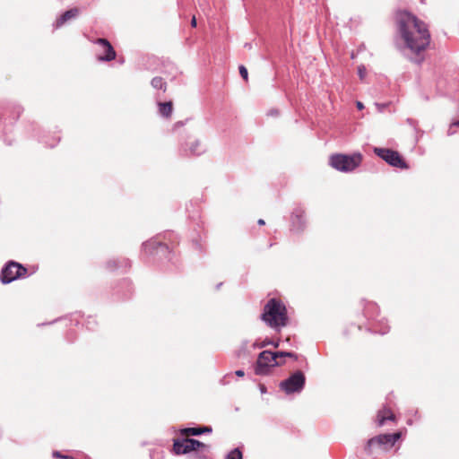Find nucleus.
Returning <instances> with one entry per match:
<instances>
[{
	"label": "nucleus",
	"mask_w": 459,
	"mask_h": 459,
	"mask_svg": "<svg viewBox=\"0 0 459 459\" xmlns=\"http://www.w3.org/2000/svg\"><path fill=\"white\" fill-rule=\"evenodd\" d=\"M281 364V362L278 361L277 352L264 351L258 356L255 372L256 375H265L270 368L279 366Z\"/></svg>",
	"instance_id": "5"
},
{
	"label": "nucleus",
	"mask_w": 459,
	"mask_h": 459,
	"mask_svg": "<svg viewBox=\"0 0 459 459\" xmlns=\"http://www.w3.org/2000/svg\"><path fill=\"white\" fill-rule=\"evenodd\" d=\"M242 452L238 448L232 450L227 456V459H242Z\"/></svg>",
	"instance_id": "19"
},
{
	"label": "nucleus",
	"mask_w": 459,
	"mask_h": 459,
	"mask_svg": "<svg viewBox=\"0 0 459 459\" xmlns=\"http://www.w3.org/2000/svg\"><path fill=\"white\" fill-rule=\"evenodd\" d=\"M151 83L154 89L162 90L163 91H167V83L162 77L156 76L152 78Z\"/></svg>",
	"instance_id": "18"
},
{
	"label": "nucleus",
	"mask_w": 459,
	"mask_h": 459,
	"mask_svg": "<svg viewBox=\"0 0 459 459\" xmlns=\"http://www.w3.org/2000/svg\"><path fill=\"white\" fill-rule=\"evenodd\" d=\"M277 357H278V359L281 358V357H289V358L297 359V355L295 353H293V352H287V351H278L277 352Z\"/></svg>",
	"instance_id": "20"
},
{
	"label": "nucleus",
	"mask_w": 459,
	"mask_h": 459,
	"mask_svg": "<svg viewBox=\"0 0 459 459\" xmlns=\"http://www.w3.org/2000/svg\"><path fill=\"white\" fill-rule=\"evenodd\" d=\"M205 447V444L195 439L188 438V437L183 439H175L173 444V451L176 455L188 454Z\"/></svg>",
	"instance_id": "9"
},
{
	"label": "nucleus",
	"mask_w": 459,
	"mask_h": 459,
	"mask_svg": "<svg viewBox=\"0 0 459 459\" xmlns=\"http://www.w3.org/2000/svg\"><path fill=\"white\" fill-rule=\"evenodd\" d=\"M378 307L376 303L366 302L364 307V315L368 317H373L377 314Z\"/></svg>",
	"instance_id": "17"
},
{
	"label": "nucleus",
	"mask_w": 459,
	"mask_h": 459,
	"mask_svg": "<svg viewBox=\"0 0 459 459\" xmlns=\"http://www.w3.org/2000/svg\"><path fill=\"white\" fill-rule=\"evenodd\" d=\"M196 24H197V22H196V18H195V16L194 15V16L192 17V19H191V26H192V27H196Z\"/></svg>",
	"instance_id": "25"
},
{
	"label": "nucleus",
	"mask_w": 459,
	"mask_h": 459,
	"mask_svg": "<svg viewBox=\"0 0 459 459\" xmlns=\"http://www.w3.org/2000/svg\"><path fill=\"white\" fill-rule=\"evenodd\" d=\"M159 108V113L166 117L169 118L171 117V114L173 112V103L172 101H167V102H159L158 103Z\"/></svg>",
	"instance_id": "16"
},
{
	"label": "nucleus",
	"mask_w": 459,
	"mask_h": 459,
	"mask_svg": "<svg viewBox=\"0 0 459 459\" xmlns=\"http://www.w3.org/2000/svg\"><path fill=\"white\" fill-rule=\"evenodd\" d=\"M79 14L78 8H72L66 12H65L56 21V28H60L63 26L67 21L75 18Z\"/></svg>",
	"instance_id": "12"
},
{
	"label": "nucleus",
	"mask_w": 459,
	"mask_h": 459,
	"mask_svg": "<svg viewBox=\"0 0 459 459\" xmlns=\"http://www.w3.org/2000/svg\"><path fill=\"white\" fill-rule=\"evenodd\" d=\"M357 108H358L359 110H361V109H363L364 105H363L360 101H358V102H357Z\"/></svg>",
	"instance_id": "27"
},
{
	"label": "nucleus",
	"mask_w": 459,
	"mask_h": 459,
	"mask_svg": "<svg viewBox=\"0 0 459 459\" xmlns=\"http://www.w3.org/2000/svg\"><path fill=\"white\" fill-rule=\"evenodd\" d=\"M261 319L274 329L279 330L286 326L288 324L286 306L280 299H270L264 307Z\"/></svg>",
	"instance_id": "2"
},
{
	"label": "nucleus",
	"mask_w": 459,
	"mask_h": 459,
	"mask_svg": "<svg viewBox=\"0 0 459 459\" xmlns=\"http://www.w3.org/2000/svg\"><path fill=\"white\" fill-rule=\"evenodd\" d=\"M53 456H54V457H56V458L69 459V457H68V456L61 455V453H60V452H58V451H55V452L53 453Z\"/></svg>",
	"instance_id": "24"
},
{
	"label": "nucleus",
	"mask_w": 459,
	"mask_h": 459,
	"mask_svg": "<svg viewBox=\"0 0 459 459\" xmlns=\"http://www.w3.org/2000/svg\"><path fill=\"white\" fill-rule=\"evenodd\" d=\"M362 162V155L359 152L351 155L336 153L329 158V165L342 172H351L357 169Z\"/></svg>",
	"instance_id": "3"
},
{
	"label": "nucleus",
	"mask_w": 459,
	"mask_h": 459,
	"mask_svg": "<svg viewBox=\"0 0 459 459\" xmlns=\"http://www.w3.org/2000/svg\"><path fill=\"white\" fill-rule=\"evenodd\" d=\"M257 222H258L259 225H264L265 224V221L263 219H259Z\"/></svg>",
	"instance_id": "29"
},
{
	"label": "nucleus",
	"mask_w": 459,
	"mask_h": 459,
	"mask_svg": "<svg viewBox=\"0 0 459 459\" xmlns=\"http://www.w3.org/2000/svg\"><path fill=\"white\" fill-rule=\"evenodd\" d=\"M200 146V143L199 142H195L194 143L190 149H191V152L194 153V154H196L197 153V148Z\"/></svg>",
	"instance_id": "23"
},
{
	"label": "nucleus",
	"mask_w": 459,
	"mask_h": 459,
	"mask_svg": "<svg viewBox=\"0 0 459 459\" xmlns=\"http://www.w3.org/2000/svg\"><path fill=\"white\" fill-rule=\"evenodd\" d=\"M275 348H277L279 346V342H273L272 343Z\"/></svg>",
	"instance_id": "30"
},
{
	"label": "nucleus",
	"mask_w": 459,
	"mask_h": 459,
	"mask_svg": "<svg viewBox=\"0 0 459 459\" xmlns=\"http://www.w3.org/2000/svg\"><path fill=\"white\" fill-rule=\"evenodd\" d=\"M210 427L186 428L180 430V434L184 437L198 436L204 433L211 432Z\"/></svg>",
	"instance_id": "14"
},
{
	"label": "nucleus",
	"mask_w": 459,
	"mask_h": 459,
	"mask_svg": "<svg viewBox=\"0 0 459 459\" xmlns=\"http://www.w3.org/2000/svg\"><path fill=\"white\" fill-rule=\"evenodd\" d=\"M401 437V432H396L394 434H381L375 437L370 438L367 446H365V450L367 453H372V447L374 446H378L384 450L390 449L395 444V442Z\"/></svg>",
	"instance_id": "7"
},
{
	"label": "nucleus",
	"mask_w": 459,
	"mask_h": 459,
	"mask_svg": "<svg viewBox=\"0 0 459 459\" xmlns=\"http://www.w3.org/2000/svg\"><path fill=\"white\" fill-rule=\"evenodd\" d=\"M244 374H245V373H244V371H243V370H237V371H236V375H237L238 377H243V376H244Z\"/></svg>",
	"instance_id": "28"
},
{
	"label": "nucleus",
	"mask_w": 459,
	"mask_h": 459,
	"mask_svg": "<svg viewBox=\"0 0 459 459\" xmlns=\"http://www.w3.org/2000/svg\"><path fill=\"white\" fill-rule=\"evenodd\" d=\"M27 268L21 264L10 261L2 269L0 279L2 283L7 284L17 279L22 278L27 274Z\"/></svg>",
	"instance_id": "4"
},
{
	"label": "nucleus",
	"mask_w": 459,
	"mask_h": 459,
	"mask_svg": "<svg viewBox=\"0 0 459 459\" xmlns=\"http://www.w3.org/2000/svg\"><path fill=\"white\" fill-rule=\"evenodd\" d=\"M374 152L384 160L390 166L406 169L409 168L408 164L402 157V155L397 152L387 148H377L374 149Z\"/></svg>",
	"instance_id": "6"
},
{
	"label": "nucleus",
	"mask_w": 459,
	"mask_h": 459,
	"mask_svg": "<svg viewBox=\"0 0 459 459\" xmlns=\"http://www.w3.org/2000/svg\"><path fill=\"white\" fill-rule=\"evenodd\" d=\"M143 251L146 254H152L155 250L161 248V249H167V246L162 244L161 242H159L155 239H150L143 243Z\"/></svg>",
	"instance_id": "13"
},
{
	"label": "nucleus",
	"mask_w": 459,
	"mask_h": 459,
	"mask_svg": "<svg viewBox=\"0 0 459 459\" xmlns=\"http://www.w3.org/2000/svg\"><path fill=\"white\" fill-rule=\"evenodd\" d=\"M358 74H359L360 80H363L367 74L366 68L364 66H359Z\"/></svg>",
	"instance_id": "22"
},
{
	"label": "nucleus",
	"mask_w": 459,
	"mask_h": 459,
	"mask_svg": "<svg viewBox=\"0 0 459 459\" xmlns=\"http://www.w3.org/2000/svg\"><path fill=\"white\" fill-rule=\"evenodd\" d=\"M396 22L403 40L411 52L419 54L427 49L431 36L424 22L410 13L399 12Z\"/></svg>",
	"instance_id": "1"
},
{
	"label": "nucleus",
	"mask_w": 459,
	"mask_h": 459,
	"mask_svg": "<svg viewBox=\"0 0 459 459\" xmlns=\"http://www.w3.org/2000/svg\"><path fill=\"white\" fill-rule=\"evenodd\" d=\"M272 343H273V342H271L270 340H264V341L263 342L262 346L264 347V346H266V345H268V344H272Z\"/></svg>",
	"instance_id": "26"
},
{
	"label": "nucleus",
	"mask_w": 459,
	"mask_h": 459,
	"mask_svg": "<svg viewBox=\"0 0 459 459\" xmlns=\"http://www.w3.org/2000/svg\"><path fill=\"white\" fill-rule=\"evenodd\" d=\"M305 211L302 208H296L291 214V227L294 230H301L304 227Z\"/></svg>",
	"instance_id": "11"
},
{
	"label": "nucleus",
	"mask_w": 459,
	"mask_h": 459,
	"mask_svg": "<svg viewBox=\"0 0 459 459\" xmlns=\"http://www.w3.org/2000/svg\"><path fill=\"white\" fill-rule=\"evenodd\" d=\"M454 125L459 126V120L457 122L454 123Z\"/></svg>",
	"instance_id": "31"
},
{
	"label": "nucleus",
	"mask_w": 459,
	"mask_h": 459,
	"mask_svg": "<svg viewBox=\"0 0 459 459\" xmlns=\"http://www.w3.org/2000/svg\"><path fill=\"white\" fill-rule=\"evenodd\" d=\"M238 69H239V74H240L241 77L246 82H247L248 81V73H247V68L244 65H240Z\"/></svg>",
	"instance_id": "21"
},
{
	"label": "nucleus",
	"mask_w": 459,
	"mask_h": 459,
	"mask_svg": "<svg viewBox=\"0 0 459 459\" xmlns=\"http://www.w3.org/2000/svg\"><path fill=\"white\" fill-rule=\"evenodd\" d=\"M395 420V415L393 413L391 409L389 408H383L380 410L377 413V422L378 426H383L385 422V420Z\"/></svg>",
	"instance_id": "15"
},
{
	"label": "nucleus",
	"mask_w": 459,
	"mask_h": 459,
	"mask_svg": "<svg viewBox=\"0 0 459 459\" xmlns=\"http://www.w3.org/2000/svg\"><path fill=\"white\" fill-rule=\"evenodd\" d=\"M306 382V377L304 373L300 370L293 373L290 377L281 382L280 387L286 394L299 393L300 392Z\"/></svg>",
	"instance_id": "8"
},
{
	"label": "nucleus",
	"mask_w": 459,
	"mask_h": 459,
	"mask_svg": "<svg viewBox=\"0 0 459 459\" xmlns=\"http://www.w3.org/2000/svg\"><path fill=\"white\" fill-rule=\"evenodd\" d=\"M94 43L100 45L102 48V53L98 56V60L109 62L116 58L117 53L108 39H97Z\"/></svg>",
	"instance_id": "10"
}]
</instances>
